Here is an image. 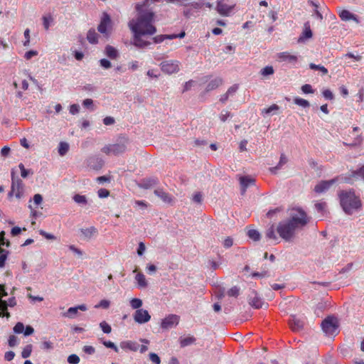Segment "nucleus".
I'll use <instances>...</instances> for the list:
<instances>
[{
  "label": "nucleus",
  "instance_id": "nucleus-1",
  "mask_svg": "<svg viewBox=\"0 0 364 364\" xmlns=\"http://www.w3.org/2000/svg\"><path fill=\"white\" fill-rule=\"evenodd\" d=\"M136 10L138 13L136 19H132L129 22V27L134 33L146 34L151 36L156 32V27L153 25L154 21V12L149 8L146 3L136 4Z\"/></svg>",
  "mask_w": 364,
  "mask_h": 364
},
{
  "label": "nucleus",
  "instance_id": "nucleus-2",
  "mask_svg": "<svg viewBox=\"0 0 364 364\" xmlns=\"http://www.w3.org/2000/svg\"><path fill=\"white\" fill-rule=\"evenodd\" d=\"M309 222L306 213L301 209H296L288 220L280 222L277 228L279 236L286 241L290 240L297 228H303Z\"/></svg>",
  "mask_w": 364,
  "mask_h": 364
},
{
  "label": "nucleus",
  "instance_id": "nucleus-3",
  "mask_svg": "<svg viewBox=\"0 0 364 364\" xmlns=\"http://www.w3.org/2000/svg\"><path fill=\"white\" fill-rule=\"evenodd\" d=\"M338 197L340 204L346 214L351 215L361 208V201L353 191H341Z\"/></svg>",
  "mask_w": 364,
  "mask_h": 364
},
{
  "label": "nucleus",
  "instance_id": "nucleus-4",
  "mask_svg": "<svg viewBox=\"0 0 364 364\" xmlns=\"http://www.w3.org/2000/svg\"><path fill=\"white\" fill-rule=\"evenodd\" d=\"M323 331L328 336H335L338 333V321L334 316H327L321 323Z\"/></svg>",
  "mask_w": 364,
  "mask_h": 364
},
{
  "label": "nucleus",
  "instance_id": "nucleus-5",
  "mask_svg": "<svg viewBox=\"0 0 364 364\" xmlns=\"http://www.w3.org/2000/svg\"><path fill=\"white\" fill-rule=\"evenodd\" d=\"M180 65V62L177 60H168L161 62L160 67L164 73L171 75L179 71Z\"/></svg>",
  "mask_w": 364,
  "mask_h": 364
},
{
  "label": "nucleus",
  "instance_id": "nucleus-6",
  "mask_svg": "<svg viewBox=\"0 0 364 364\" xmlns=\"http://www.w3.org/2000/svg\"><path fill=\"white\" fill-rule=\"evenodd\" d=\"M11 190L9 193V196L15 195L16 198H21L23 195V183L18 178L14 176V173H11Z\"/></svg>",
  "mask_w": 364,
  "mask_h": 364
},
{
  "label": "nucleus",
  "instance_id": "nucleus-7",
  "mask_svg": "<svg viewBox=\"0 0 364 364\" xmlns=\"http://www.w3.org/2000/svg\"><path fill=\"white\" fill-rule=\"evenodd\" d=\"M10 247L11 243L9 240L5 239V232L1 231L0 232V268L5 267L6 260L8 257L9 252L1 248V246Z\"/></svg>",
  "mask_w": 364,
  "mask_h": 364
},
{
  "label": "nucleus",
  "instance_id": "nucleus-8",
  "mask_svg": "<svg viewBox=\"0 0 364 364\" xmlns=\"http://www.w3.org/2000/svg\"><path fill=\"white\" fill-rule=\"evenodd\" d=\"M111 28V18L109 14L103 13L100 20V23L97 26L98 31L105 36L108 37L109 35V28Z\"/></svg>",
  "mask_w": 364,
  "mask_h": 364
},
{
  "label": "nucleus",
  "instance_id": "nucleus-9",
  "mask_svg": "<svg viewBox=\"0 0 364 364\" xmlns=\"http://www.w3.org/2000/svg\"><path fill=\"white\" fill-rule=\"evenodd\" d=\"M289 325L293 331L299 332L304 328L305 318L304 316L292 315L289 320Z\"/></svg>",
  "mask_w": 364,
  "mask_h": 364
},
{
  "label": "nucleus",
  "instance_id": "nucleus-10",
  "mask_svg": "<svg viewBox=\"0 0 364 364\" xmlns=\"http://www.w3.org/2000/svg\"><path fill=\"white\" fill-rule=\"evenodd\" d=\"M126 145L124 144H109L102 149V151L106 154L119 155L126 151Z\"/></svg>",
  "mask_w": 364,
  "mask_h": 364
},
{
  "label": "nucleus",
  "instance_id": "nucleus-11",
  "mask_svg": "<svg viewBox=\"0 0 364 364\" xmlns=\"http://www.w3.org/2000/svg\"><path fill=\"white\" fill-rule=\"evenodd\" d=\"M179 321V316L176 314H169L161 321V328L163 329L171 328L173 326H176Z\"/></svg>",
  "mask_w": 364,
  "mask_h": 364
},
{
  "label": "nucleus",
  "instance_id": "nucleus-12",
  "mask_svg": "<svg viewBox=\"0 0 364 364\" xmlns=\"http://www.w3.org/2000/svg\"><path fill=\"white\" fill-rule=\"evenodd\" d=\"M235 5H228L224 2V0H218L216 3L215 9L217 12L223 16H229L234 9Z\"/></svg>",
  "mask_w": 364,
  "mask_h": 364
},
{
  "label": "nucleus",
  "instance_id": "nucleus-13",
  "mask_svg": "<svg viewBox=\"0 0 364 364\" xmlns=\"http://www.w3.org/2000/svg\"><path fill=\"white\" fill-rule=\"evenodd\" d=\"M133 317L134 321L140 324L147 323L151 319V315L147 310L144 309L136 310Z\"/></svg>",
  "mask_w": 364,
  "mask_h": 364
},
{
  "label": "nucleus",
  "instance_id": "nucleus-14",
  "mask_svg": "<svg viewBox=\"0 0 364 364\" xmlns=\"http://www.w3.org/2000/svg\"><path fill=\"white\" fill-rule=\"evenodd\" d=\"M16 305V299L14 297L10 298L8 303L0 299V317L6 316L7 318L10 317V314L7 311V306L13 307Z\"/></svg>",
  "mask_w": 364,
  "mask_h": 364
},
{
  "label": "nucleus",
  "instance_id": "nucleus-15",
  "mask_svg": "<svg viewBox=\"0 0 364 364\" xmlns=\"http://www.w3.org/2000/svg\"><path fill=\"white\" fill-rule=\"evenodd\" d=\"M337 181L336 178L328 181H321L314 187V191L317 193H321L328 191L330 187Z\"/></svg>",
  "mask_w": 364,
  "mask_h": 364
},
{
  "label": "nucleus",
  "instance_id": "nucleus-16",
  "mask_svg": "<svg viewBox=\"0 0 364 364\" xmlns=\"http://www.w3.org/2000/svg\"><path fill=\"white\" fill-rule=\"evenodd\" d=\"M338 16L343 21H353L357 24L360 23V21L358 18V16L351 12H350L348 10L346 9H339L338 10Z\"/></svg>",
  "mask_w": 364,
  "mask_h": 364
},
{
  "label": "nucleus",
  "instance_id": "nucleus-17",
  "mask_svg": "<svg viewBox=\"0 0 364 364\" xmlns=\"http://www.w3.org/2000/svg\"><path fill=\"white\" fill-rule=\"evenodd\" d=\"M255 180L249 176H241L240 178V183L241 186L242 195L245 193L246 190L249 186L255 185Z\"/></svg>",
  "mask_w": 364,
  "mask_h": 364
},
{
  "label": "nucleus",
  "instance_id": "nucleus-18",
  "mask_svg": "<svg viewBox=\"0 0 364 364\" xmlns=\"http://www.w3.org/2000/svg\"><path fill=\"white\" fill-rule=\"evenodd\" d=\"M185 36V32L183 31L179 34H171V35H158L153 38V41L155 43H162L165 40H172L177 38H182Z\"/></svg>",
  "mask_w": 364,
  "mask_h": 364
},
{
  "label": "nucleus",
  "instance_id": "nucleus-19",
  "mask_svg": "<svg viewBox=\"0 0 364 364\" xmlns=\"http://www.w3.org/2000/svg\"><path fill=\"white\" fill-rule=\"evenodd\" d=\"M87 309V308L85 304H80L77 306L70 307L68 311L63 314V316L73 318L77 314L78 310L85 311Z\"/></svg>",
  "mask_w": 364,
  "mask_h": 364
},
{
  "label": "nucleus",
  "instance_id": "nucleus-20",
  "mask_svg": "<svg viewBox=\"0 0 364 364\" xmlns=\"http://www.w3.org/2000/svg\"><path fill=\"white\" fill-rule=\"evenodd\" d=\"M248 301L250 305H251L252 307L255 309H259L262 306L263 301L259 298L257 293L255 291H252L251 294L249 295Z\"/></svg>",
  "mask_w": 364,
  "mask_h": 364
},
{
  "label": "nucleus",
  "instance_id": "nucleus-21",
  "mask_svg": "<svg viewBox=\"0 0 364 364\" xmlns=\"http://www.w3.org/2000/svg\"><path fill=\"white\" fill-rule=\"evenodd\" d=\"M154 194L160 198L163 202L171 204L173 199V197L168 193L165 192L162 189H156L154 191Z\"/></svg>",
  "mask_w": 364,
  "mask_h": 364
},
{
  "label": "nucleus",
  "instance_id": "nucleus-22",
  "mask_svg": "<svg viewBox=\"0 0 364 364\" xmlns=\"http://www.w3.org/2000/svg\"><path fill=\"white\" fill-rule=\"evenodd\" d=\"M120 348L124 350H130L136 352L139 350V345L134 341H126L120 343Z\"/></svg>",
  "mask_w": 364,
  "mask_h": 364
},
{
  "label": "nucleus",
  "instance_id": "nucleus-23",
  "mask_svg": "<svg viewBox=\"0 0 364 364\" xmlns=\"http://www.w3.org/2000/svg\"><path fill=\"white\" fill-rule=\"evenodd\" d=\"M312 37V31L310 28V25L309 22L304 23V28L299 38V42H303L306 39L311 38Z\"/></svg>",
  "mask_w": 364,
  "mask_h": 364
},
{
  "label": "nucleus",
  "instance_id": "nucleus-24",
  "mask_svg": "<svg viewBox=\"0 0 364 364\" xmlns=\"http://www.w3.org/2000/svg\"><path fill=\"white\" fill-rule=\"evenodd\" d=\"M146 34H136L134 33V44L139 48H144L150 44L149 42L145 41L142 39V36Z\"/></svg>",
  "mask_w": 364,
  "mask_h": 364
},
{
  "label": "nucleus",
  "instance_id": "nucleus-25",
  "mask_svg": "<svg viewBox=\"0 0 364 364\" xmlns=\"http://www.w3.org/2000/svg\"><path fill=\"white\" fill-rule=\"evenodd\" d=\"M99 35L94 28H91L87 33V39L90 43L96 44L98 42Z\"/></svg>",
  "mask_w": 364,
  "mask_h": 364
},
{
  "label": "nucleus",
  "instance_id": "nucleus-26",
  "mask_svg": "<svg viewBox=\"0 0 364 364\" xmlns=\"http://www.w3.org/2000/svg\"><path fill=\"white\" fill-rule=\"evenodd\" d=\"M279 58L280 60L283 61H289L291 63H294L297 61V56L295 55H291L288 52H282L279 54Z\"/></svg>",
  "mask_w": 364,
  "mask_h": 364
},
{
  "label": "nucleus",
  "instance_id": "nucleus-27",
  "mask_svg": "<svg viewBox=\"0 0 364 364\" xmlns=\"http://www.w3.org/2000/svg\"><path fill=\"white\" fill-rule=\"evenodd\" d=\"M223 83V80L220 77H216L212 80L207 85L206 91H210L218 88Z\"/></svg>",
  "mask_w": 364,
  "mask_h": 364
},
{
  "label": "nucleus",
  "instance_id": "nucleus-28",
  "mask_svg": "<svg viewBox=\"0 0 364 364\" xmlns=\"http://www.w3.org/2000/svg\"><path fill=\"white\" fill-rule=\"evenodd\" d=\"M196 339L193 336H188L185 338H180L179 343L181 348H184L186 346H190L191 344L195 343Z\"/></svg>",
  "mask_w": 364,
  "mask_h": 364
},
{
  "label": "nucleus",
  "instance_id": "nucleus-29",
  "mask_svg": "<svg viewBox=\"0 0 364 364\" xmlns=\"http://www.w3.org/2000/svg\"><path fill=\"white\" fill-rule=\"evenodd\" d=\"M266 237L274 242L275 244L279 243V239L275 233L274 225L269 228L266 232Z\"/></svg>",
  "mask_w": 364,
  "mask_h": 364
},
{
  "label": "nucleus",
  "instance_id": "nucleus-30",
  "mask_svg": "<svg viewBox=\"0 0 364 364\" xmlns=\"http://www.w3.org/2000/svg\"><path fill=\"white\" fill-rule=\"evenodd\" d=\"M135 279L139 288H145L147 287L148 284L146 280L145 276L141 272H139L136 274Z\"/></svg>",
  "mask_w": 364,
  "mask_h": 364
},
{
  "label": "nucleus",
  "instance_id": "nucleus-31",
  "mask_svg": "<svg viewBox=\"0 0 364 364\" xmlns=\"http://www.w3.org/2000/svg\"><path fill=\"white\" fill-rule=\"evenodd\" d=\"M105 54L111 59H116L118 56L117 50L112 46H107L105 48Z\"/></svg>",
  "mask_w": 364,
  "mask_h": 364
},
{
  "label": "nucleus",
  "instance_id": "nucleus-32",
  "mask_svg": "<svg viewBox=\"0 0 364 364\" xmlns=\"http://www.w3.org/2000/svg\"><path fill=\"white\" fill-rule=\"evenodd\" d=\"M294 103L303 108H307L310 107V103L308 100L299 97H296L294 98Z\"/></svg>",
  "mask_w": 364,
  "mask_h": 364
},
{
  "label": "nucleus",
  "instance_id": "nucleus-33",
  "mask_svg": "<svg viewBox=\"0 0 364 364\" xmlns=\"http://www.w3.org/2000/svg\"><path fill=\"white\" fill-rule=\"evenodd\" d=\"M42 19H43V27L46 31H48L50 28L51 23H53V18L50 14H48V15L43 16Z\"/></svg>",
  "mask_w": 364,
  "mask_h": 364
},
{
  "label": "nucleus",
  "instance_id": "nucleus-34",
  "mask_svg": "<svg viewBox=\"0 0 364 364\" xmlns=\"http://www.w3.org/2000/svg\"><path fill=\"white\" fill-rule=\"evenodd\" d=\"M287 162V159L284 154H282L280 156L279 162L277 166L271 168L270 171L272 173H276V171L280 168L284 164Z\"/></svg>",
  "mask_w": 364,
  "mask_h": 364
},
{
  "label": "nucleus",
  "instance_id": "nucleus-35",
  "mask_svg": "<svg viewBox=\"0 0 364 364\" xmlns=\"http://www.w3.org/2000/svg\"><path fill=\"white\" fill-rule=\"evenodd\" d=\"M142 304V300L140 299L134 298L130 300V306L133 309L138 310L141 309Z\"/></svg>",
  "mask_w": 364,
  "mask_h": 364
},
{
  "label": "nucleus",
  "instance_id": "nucleus-36",
  "mask_svg": "<svg viewBox=\"0 0 364 364\" xmlns=\"http://www.w3.org/2000/svg\"><path fill=\"white\" fill-rule=\"evenodd\" d=\"M73 198L76 203L80 205H85L87 203L86 196L83 195L75 194Z\"/></svg>",
  "mask_w": 364,
  "mask_h": 364
},
{
  "label": "nucleus",
  "instance_id": "nucleus-37",
  "mask_svg": "<svg viewBox=\"0 0 364 364\" xmlns=\"http://www.w3.org/2000/svg\"><path fill=\"white\" fill-rule=\"evenodd\" d=\"M81 232L85 237L90 238L95 233L97 232V230L94 227H90L89 228L82 229Z\"/></svg>",
  "mask_w": 364,
  "mask_h": 364
},
{
  "label": "nucleus",
  "instance_id": "nucleus-38",
  "mask_svg": "<svg viewBox=\"0 0 364 364\" xmlns=\"http://www.w3.org/2000/svg\"><path fill=\"white\" fill-rule=\"evenodd\" d=\"M248 237L254 241H258L260 238L259 232L255 229H250L247 231Z\"/></svg>",
  "mask_w": 364,
  "mask_h": 364
},
{
  "label": "nucleus",
  "instance_id": "nucleus-39",
  "mask_svg": "<svg viewBox=\"0 0 364 364\" xmlns=\"http://www.w3.org/2000/svg\"><path fill=\"white\" fill-rule=\"evenodd\" d=\"M309 68L311 70H319L324 75L328 74L327 68H326L324 66H323L321 65H316L314 63H310L309 64Z\"/></svg>",
  "mask_w": 364,
  "mask_h": 364
},
{
  "label": "nucleus",
  "instance_id": "nucleus-40",
  "mask_svg": "<svg viewBox=\"0 0 364 364\" xmlns=\"http://www.w3.org/2000/svg\"><path fill=\"white\" fill-rule=\"evenodd\" d=\"M69 150V145L66 142H60L58 146V153L60 156H64Z\"/></svg>",
  "mask_w": 364,
  "mask_h": 364
},
{
  "label": "nucleus",
  "instance_id": "nucleus-41",
  "mask_svg": "<svg viewBox=\"0 0 364 364\" xmlns=\"http://www.w3.org/2000/svg\"><path fill=\"white\" fill-rule=\"evenodd\" d=\"M279 109V106L276 104L272 105L267 108H264L262 109V114L264 116L266 114H269L274 111H277Z\"/></svg>",
  "mask_w": 364,
  "mask_h": 364
},
{
  "label": "nucleus",
  "instance_id": "nucleus-42",
  "mask_svg": "<svg viewBox=\"0 0 364 364\" xmlns=\"http://www.w3.org/2000/svg\"><path fill=\"white\" fill-rule=\"evenodd\" d=\"M351 176L354 178H360L364 180V164L360 168L353 171Z\"/></svg>",
  "mask_w": 364,
  "mask_h": 364
},
{
  "label": "nucleus",
  "instance_id": "nucleus-43",
  "mask_svg": "<svg viewBox=\"0 0 364 364\" xmlns=\"http://www.w3.org/2000/svg\"><path fill=\"white\" fill-rule=\"evenodd\" d=\"M32 352V346L31 344L27 345L21 352V356L23 358H28Z\"/></svg>",
  "mask_w": 364,
  "mask_h": 364
},
{
  "label": "nucleus",
  "instance_id": "nucleus-44",
  "mask_svg": "<svg viewBox=\"0 0 364 364\" xmlns=\"http://www.w3.org/2000/svg\"><path fill=\"white\" fill-rule=\"evenodd\" d=\"M100 326L102 329V331L105 333H111L112 331V328L110 326L109 324H108L106 321H102L100 323Z\"/></svg>",
  "mask_w": 364,
  "mask_h": 364
},
{
  "label": "nucleus",
  "instance_id": "nucleus-45",
  "mask_svg": "<svg viewBox=\"0 0 364 364\" xmlns=\"http://www.w3.org/2000/svg\"><path fill=\"white\" fill-rule=\"evenodd\" d=\"M260 73L263 76L272 75L274 73V68L272 66H266L261 70Z\"/></svg>",
  "mask_w": 364,
  "mask_h": 364
},
{
  "label": "nucleus",
  "instance_id": "nucleus-46",
  "mask_svg": "<svg viewBox=\"0 0 364 364\" xmlns=\"http://www.w3.org/2000/svg\"><path fill=\"white\" fill-rule=\"evenodd\" d=\"M109 305H110L109 301L106 300V299H102L99 302V304H97L95 306V308H96V309L102 308V309H106L109 307Z\"/></svg>",
  "mask_w": 364,
  "mask_h": 364
},
{
  "label": "nucleus",
  "instance_id": "nucleus-47",
  "mask_svg": "<svg viewBox=\"0 0 364 364\" xmlns=\"http://www.w3.org/2000/svg\"><path fill=\"white\" fill-rule=\"evenodd\" d=\"M80 358L76 354H71L68 358V362L70 364H78L80 363Z\"/></svg>",
  "mask_w": 364,
  "mask_h": 364
},
{
  "label": "nucleus",
  "instance_id": "nucleus-48",
  "mask_svg": "<svg viewBox=\"0 0 364 364\" xmlns=\"http://www.w3.org/2000/svg\"><path fill=\"white\" fill-rule=\"evenodd\" d=\"M301 91L305 94H313L314 90L312 88V86L309 84H305L301 87Z\"/></svg>",
  "mask_w": 364,
  "mask_h": 364
},
{
  "label": "nucleus",
  "instance_id": "nucleus-49",
  "mask_svg": "<svg viewBox=\"0 0 364 364\" xmlns=\"http://www.w3.org/2000/svg\"><path fill=\"white\" fill-rule=\"evenodd\" d=\"M240 294V289L237 287H233L230 289L228 291V295L229 296L237 297Z\"/></svg>",
  "mask_w": 364,
  "mask_h": 364
},
{
  "label": "nucleus",
  "instance_id": "nucleus-50",
  "mask_svg": "<svg viewBox=\"0 0 364 364\" xmlns=\"http://www.w3.org/2000/svg\"><path fill=\"white\" fill-rule=\"evenodd\" d=\"M103 345L106 346L107 348H109L113 349L116 353H119V348L112 341H103Z\"/></svg>",
  "mask_w": 364,
  "mask_h": 364
},
{
  "label": "nucleus",
  "instance_id": "nucleus-51",
  "mask_svg": "<svg viewBox=\"0 0 364 364\" xmlns=\"http://www.w3.org/2000/svg\"><path fill=\"white\" fill-rule=\"evenodd\" d=\"M232 116V115L231 114V113L229 111L223 110L221 112V113L220 114L219 118L222 122H225L228 119V117H230Z\"/></svg>",
  "mask_w": 364,
  "mask_h": 364
},
{
  "label": "nucleus",
  "instance_id": "nucleus-52",
  "mask_svg": "<svg viewBox=\"0 0 364 364\" xmlns=\"http://www.w3.org/2000/svg\"><path fill=\"white\" fill-rule=\"evenodd\" d=\"M24 325L23 323H21V322H18L15 326L14 327V331L16 333H21L23 332L24 331Z\"/></svg>",
  "mask_w": 364,
  "mask_h": 364
},
{
  "label": "nucleus",
  "instance_id": "nucleus-53",
  "mask_svg": "<svg viewBox=\"0 0 364 364\" xmlns=\"http://www.w3.org/2000/svg\"><path fill=\"white\" fill-rule=\"evenodd\" d=\"M149 359L151 362H153L155 364H160L161 363V359L159 357V355L154 353H149Z\"/></svg>",
  "mask_w": 364,
  "mask_h": 364
},
{
  "label": "nucleus",
  "instance_id": "nucleus-54",
  "mask_svg": "<svg viewBox=\"0 0 364 364\" xmlns=\"http://www.w3.org/2000/svg\"><path fill=\"white\" fill-rule=\"evenodd\" d=\"M25 41H23V46L28 47L30 44V30L26 28L24 31Z\"/></svg>",
  "mask_w": 364,
  "mask_h": 364
},
{
  "label": "nucleus",
  "instance_id": "nucleus-55",
  "mask_svg": "<svg viewBox=\"0 0 364 364\" xmlns=\"http://www.w3.org/2000/svg\"><path fill=\"white\" fill-rule=\"evenodd\" d=\"M316 209L321 213H323L325 211V209L326 208V203L325 202H318L315 204Z\"/></svg>",
  "mask_w": 364,
  "mask_h": 364
},
{
  "label": "nucleus",
  "instance_id": "nucleus-56",
  "mask_svg": "<svg viewBox=\"0 0 364 364\" xmlns=\"http://www.w3.org/2000/svg\"><path fill=\"white\" fill-rule=\"evenodd\" d=\"M43 202V197L41 194L37 193L35 194L33 196V203L37 207L38 205H41Z\"/></svg>",
  "mask_w": 364,
  "mask_h": 364
},
{
  "label": "nucleus",
  "instance_id": "nucleus-57",
  "mask_svg": "<svg viewBox=\"0 0 364 364\" xmlns=\"http://www.w3.org/2000/svg\"><path fill=\"white\" fill-rule=\"evenodd\" d=\"M98 196L101 198H107L109 195V191L105 188H100L98 192Z\"/></svg>",
  "mask_w": 364,
  "mask_h": 364
},
{
  "label": "nucleus",
  "instance_id": "nucleus-58",
  "mask_svg": "<svg viewBox=\"0 0 364 364\" xmlns=\"http://www.w3.org/2000/svg\"><path fill=\"white\" fill-rule=\"evenodd\" d=\"M100 65L105 69H108V68H111V66H112L110 61L105 58L101 59L100 60Z\"/></svg>",
  "mask_w": 364,
  "mask_h": 364
},
{
  "label": "nucleus",
  "instance_id": "nucleus-59",
  "mask_svg": "<svg viewBox=\"0 0 364 364\" xmlns=\"http://www.w3.org/2000/svg\"><path fill=\"white\" fill-rule=\"evenodd\" d=\"M38 55V52L36 50H29V51H27L25 55H24V58L26 59V60H30L34 56H36Z\"/></svg>",
  "mask_w": 364,
  "mask_h": 364
},
{
  "label": "nucleus",
  "instance_id": "nucleus-60",
  "mask_svg": "<svg viewBox=\"0 0 364 364\" xmlns=\"http://www.w3.org/2000/svg\"><path fill=\"white\" fill-rule=\"evenodd\" d=\"M80 107L77 104H73L70 106V113L72 114H76L79 112Z\"/></svg>",
  "mask_w": 364,
  "mask_h": 364
},
{
  "label": "nucleus",
  "instance_id": "nucleus-61",
  "mask_svg": "<svg viewBox=\"0 0 364 364\" xmlns=\"http://www.w3.org/2000/svg\"><path fill=\"white\" fill-rule=\"evenodd\" d=\"M83 351L87 354L92 355L95 353V349L92 346H85L83 347Z\"/></svg>",
  "mask_w": 364,
  "mask_h": 364
},
{
  "label": "nucleus",
  "instance_id": "nucleus-62",
  "mask_svg": "<svg viewBox=\"0 0 364 364\" xmlns=\"http://www.w3.org/2000/svg\"><path fill=\"white\" fill-rule=\"evenodd\" d=\"M18 167L21 170V177L23 178H26L28 175V171L27 169L25 168L23 164H20L18 165Z\"/></svg>",
  "mask_w": 364,
  "mask_h": 364
},
{
  "label": "nucleus",
  "instance_id": "nucleus-63",
  "mask_svg": "<svg viewBox=\"0 0 364 364\" xmlns=\"http://www.w3.org/2000/svg\"><path fill=\"white\" fill-rule=\"evenodd\" d=\"M323 94V96L326 99V100H332L333 98V95L332 93V92L330 90H325L323 91L322 92Z\"/></svg>",
  "mask_w": 364,
  "mask_h": 364
},
{
  "label": "nucleus",
  "instance_id": "nucleus-64",
  "mask_svg": "<svg viewBox=\"0 0 364 364\" xmlns=\"http://www.w3.org/2000/svg\"><path fill=\"white\" fill-rule=\"evenodd\" d=\"M145 249H146V247H145L144 243L142 242H140L139 244L138 249H137V254L139 256H141L144 254Z\"/></svg>",
  "mask_w": 364,
  "mask_h": 364
}]
</instances>
